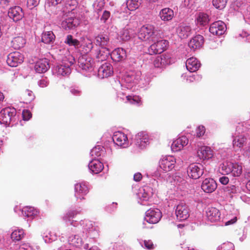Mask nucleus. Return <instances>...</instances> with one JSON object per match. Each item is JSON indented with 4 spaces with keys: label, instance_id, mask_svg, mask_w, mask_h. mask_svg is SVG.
<instances>
[{
    "label": "nucleus",
    "instance_id": "1",
    "mask_svg": "<svg viewBox=\"0 0 250 250\" xmlns=\"http://www.w3.org/2000/svg\"><path fill=\"white\" fill-rule=\"evenodd\" d=\"M159 35V31L154 25L147 24L141 28L138 38L142 41L150 43L155 42Z\"/></svg>",
    "mask_w": 250,
    "mask_h": 250
},
{
    "label": "nucleus",
    "instance_id": "2",
    "mask_svg": "<svg viewBox=\"0 0 250 250\" xmlns=\"http://www.w3.org/2000/svg\"><path fill=\"white\" fill-rule=\"evenodd\" d=\"M160 38L159 36L155 42H153L154 43L149 47L148 52L150 55L160 54L166 50L168 42L166 40L160 39Z\"/></svg>",
    "mask_w": 250,
    "mask_h": 250
},
{
    "label": "nucleus",
    "instance_id": "3",
    "mask_svg": "<svg viewBox=\"0 0 250 250\" xmlns=\"http://www.w3.org/2000/svg\"><path fill=\"white\" fill-rule=\"evenodd\" d=\"M16 114V109L14 108L6 107L0 112V123L4 125H9L12 118Z\"/></svg>",
    "mask_w": 250,
    "mask_h": 250
},
{
    "label": "nucleus",
    "instance_id": "4",
    "mask_svg": "<svg viewBox=\"0 0 250 250\" xmlns=\"http://www.w3.org/2000/svg\"><path fill=\"white\" fill-rule=\"evenodd\" d=\"M24 56L18 51L9 53L7 57V64L11 67H17L23 62Z\"/></svg>",
    "mask_w": 250,
    "mask_h": 250
},
{
    "label": "nucleus",
    "instance_id": "5",
    "mask_svg": "<svg viewBox=\"0 0 250 250\" xmlns=\"http://www.w3.org/2000/svg\"><path fill=\"white\" fill-rule=\"evenodd\" d=\"M68 59V61L63 60V64L56 67V70L58 75L65 76L70 73V67L73 64L74 59L72 56L69 57Z\"/></svg>",
    "mask_w": 250,
    "mask_h": 250
},
{
    "label": "nucleus",
    "instance_id": "6",
    "mask_svg": "<svg viewBox=\"0 0 250 250\" xmlns=\"http://www.w3.org/2000/svg\"><path fill=\"white\" fill-rule=\"evenodd\" d=\"M187 172L189 177L197 179L204 173L203 166L199 164L192 163L188 167Z\"/></svg>",
    "mask_w": 250,
    "mask_h": 250
},
{
    "label": "nucleus",
    "instance_id": "7",
    "mask_svg": "<svg viewBox=\"0 0 250 250\" xmlns=\"http://www.w3.org/2000/svg\"><path fill=\"white\" fill-rule=\"evenodd\" d=\"M161 217V212L159 209H150L146 211L145 220L150 224H156L160 221Z\"/></svg>",
    "mask_w": 250,
    "mask_h": 250
},
{
    "label": "nucleus",
    "instance_id": "8",
    "mask_svg": "<svg viewBox=\"0 0 250 250\" xmlns=\"http://www.w3.org/2000/svg\"><path fill=\"white\" fill-rule=\"evenodd\" d=\"M176 159L172 156H166L159 162L160 167L165 171H169L174 167Z\"/></svg>",
    "mask_w": 250,
    "mask_h": 250
},
{
    "label": "nucleus",
    "instance_id": "9",
    "mask_svg": "<svg viewBox=\"0 0 250 250\" xmlns=\"http://www.w3.org/2000/svg\"><path fill=\"white\" fill-rule=\"evenodd\" d=\"M175 214L177 219L179 220H186L189 216V208L184 203H181L177 206Z\"/></svg>",
    "mask_w": 250,
    "mask_h": 250
},
{
    "label": "nucleus",
    "instance_id": "10",
    "mask_svg": "<svg viewBox=\"0 0 250 250\" xmlns=\"http://www.w3.org/2000/svg\"><path fill=\"white\" fill-rule=\"evenodd\" d=\"M94 62L92 59L87 55L79 57L78 65L80 68L84 71L90 70L92 69Z\"/></svg>",
    "mask_w": 250,
    "mask_h": 250
},
{
    "label": "nucleus",
    "instance_id": "11",
    "mask_svg": "<svg viewBox=\"0 0 250 250\" xmlns=\"http://www.w3.org/2000/svg\"><path fill=\"white\" fill-rule=\"evenodd\" d=\"M171 56L167 53H165L158 56L153 61V64L155 67L163 68L169 64L171 62Z\"/></svg>",
    "mask_w": 250,
    "mask_h": 250
},
{
    "label": "nucleus",
    "instance_id": "12",
    "mask_svg": "<svg viewBox=\"0 0 250 250\" xmlns=\"http://www.w3.org/2000/svg\"><path fill=\"white\" fill-rule=\"evenodd\" d=\"M89 192V188L84 182L77 183L75 186V195L77 199H84L83 196Z\"/></svg>",
    "mask_w": 250,
    "mask_h": 250
},
{
    "label": "nucleus",
    "instance_id": "13",
    "mask_svg": "<svg viewBox=\"0 0 250 250\" xmlns=\"http://www.w3.org/2000/svg\"><path fill=\"white\" fill-rule=\"evenodd\" d=\"M148 135L144 132H139L135 136V145L140 149H143L149 144Z\"/></svg>",
    "mask_w": 250,
    "mask_h": 250
},
{
    "label": "nucleus",
    "instance_id": "14",
    "mask_svg": "<svg viewBox=\"0 0 250 250\" xmlns=\"http://www.w3.org/2000/svg\"><path fill=\"white\" fill-rule=\"evenodd\" d=\"M226 25L224 22L218 21L212 23L209 27V32L217 36L222 35L225 32Z\"/></svg>",
    "mask_w": 250,
    "mask_h": 250
},
{
    "label": "nucleus",
    "instance_id": "15",
    "mask_svg": "<svg viewBox=\"0 0 250 250\" xmlns=\"http://www.w3.org/2000/svg\"><path fill=\"white\" fill-rule=\"evenodd\" d=\"M114 142L118 146L126 147L128 146V140L126 135L124 133L118 131L116 132L113 137Z\"/></svg>",
    "mask_w": 250,
    "mask_h": 250
},
{
    "label": "nucleus",
    "instance_id": "16",
    "mask_svg": "<svg viewBox=\"0 0 250 250\" xmlns=\"http://www.w3.org/2000/svg\"><path fill=\"white\" fill-rule=\"evenodd\" d=\"M217 188L216 182L212 178H206L202 182L201 188L206 193H212Z\"/></svg>",
    "mask_w": 250,
    "mask_h": 250
},
{
    "label": "nucleus",
    "instance_id": "17",
    "mask_svg": "<svg viewBox=\"0 0 250 250\" xmlns=\"http://www.w3.org/2000/svg\"><path fill=\"white\" fill-rule=\"evenodd\" d=\"M198 157L201 160H206L213 156V151L210 147L207 146L200 147L197 151Z\"/></svg>",
    "mask_w": 250,
    "mask_h": 250
},
{
    "label": "nucleus",
    "instance_id": "18",
    "mask_svg": "<svg viewBox=\"0 0 250 250\" xmlns=\"http://www.w3.org/2000/svg\"><path fill=\"white\" fill-rule=\"evenodd\" d=\"M179 37L181 39H186L192 34L191 27L185 23H181L176 29Z\"/></svg>",
    "mask_w": 250,
    "mask_h": 250
},
{
    "label": "nucleus",
    "instance_id": "19",
    "mask_svg": "<svg viewBox=\"0 0 250 250\" xmlns=\"http://www.w3.org/2000/svg\"><path fill=\"white\" fill-rule=\"evenodd\" d=\"M188 143V139L186 136H183L173 141L171 145V148L173 151L181 150Z\"/></svg>",
    "mask_w": 250,
    "mask_h": 250
},
{
    "label": "nucleus",
    "instance_id": "20",
    "mask_svg": "<svg viewBox=\"0 0 250 250\" xmlns=\"http://www.w3.org/2000/svg\"><path fill=\"white\" fill-rule=\"evenodd\" d=\"M220 212L214 207L208 208L206 211V216L208 220L210 222H216L220 219Z\"/></svg>",
    "mask_w": 250,
    "mask_h": 250
},
{
    "label": "nucleus",
    "instance_id": "21",
    "mask_svg": "<svg viewBox=\"0 0 250 250\" xmlns=\"http://www.w3.org/2000/svg\"><path fill=\"white\" fill-rule=\"evenodd\" d=\"M113 72L112 66L107 62L103 64L98 69V75L102 78L111 76Z\"/></svg>",
    "mask_w": 250,
    "mask_h": 250
},
{
    "label": "nucleus",
    "instance_id": "22",
    "mask_svg": "<svg viewBox=\"0 0 250 250\" xmlns=\"http://www.w3.org/2000/svg\"><path fill=\"white\" fill-rule=\"evenodd\" d=\"M204 42V37L198 35L193 37L188 42V46L190 49L195 51L202 47Z\"/></svg>",
    "mask_w": 250,
    "mask_h": 250
},
{
    "label": "nucleus",
    "instance_id": "23",
    "mask_svg": "<svg viewBox=\"0 0 250 250\" xmlns=\"http://www.w3.org/2000/svg\"><path fill=\"white\" fill-rule=\"evenodd\" d=\"M49 67V61L46 59L39 60L36 62L34 66L35 70L39 73L45 72Z\"/></svg>",
    "mask_w": 250,
    "mask_h": 250
},
{
    "label": "nucleus",
    "instance_id": "24",
    "mask_svg": "<svg viewBox=\"0 0 250 250\" xmlns=\"http://www.w3.org/2000/svg\"><path fill=\"white\" fill-rule=\"evenodd\" d=\"M8 16L14 21H17L22 19L23 13L22 9L19 6H15L9 9Z\"/></svg>",
    "mask_w": 250,
    "mask_h": 250
},
{
    "label": "nucleus",
    "instance_id": "25",
    "mask_svg": "<svg viewBox=\"0 0 250 250\" xmlns=\"http://www.w3.org/2000/svg\"><path fill=\"white\" fill-rule=\"evenodd\" d=\"M79 24V21L78 19L72 17L65 19L62 22V27L65 30H70L77 26Z\"/></svg>",
    "mask_w": 250,
    "mask_h": 250
},
{
    "label": "nucleus",
    "instance_id": "26",
    "mask_svg": "<svg viewBox=\"0 0 250 250\" xmlns=\"http://www.w3.org/2000/svg\"><path fill=\"white\" fill-rule=\"evenodd\" d=\"M186 67L190 72L196 71L200 66V63L197 59L194 57L188 59L186 61Z\"/></svg>",
    "mask_w": 250,
    "mask_h": 250
},
{
    "label": "nucleus",
    "instance_id": "27",
    "mask_svg": "<svg viewBox=\"0 0 250 250\" xmlns=\"http://www.w3.org/2000/svg\"><path fill=\"white\" fill-rule=\"evenodd\" d=\"M126 57L125 51L121 48L114 49L111 54L112 59L117 62H119L124 60Z\"/></svg>",
    "mask_w": 250,
    "mask_h": 250
},
{
    "label": "nucleus",
    "instance_id": "28",
    "mask_svg": "<svg viewBox=\"0 0 250 250\" xmlns=\"http://www.w3.org/2000/svg\"><path fill=\"white\" fill-rule=\"evenodd\" d=\"M88 167L93 173L98 174L103 169L104 165L99 160L94 159L89 163Z\"/></svg>",
    "mask_w": 250,
    "mask_h": 250
},
{
    "label": "nucleus",
    "instance_id": "29",
    "mask_svg": "<svg viewBox=\"0 0 250 250\" xmlns=\"http://www.w3.org/2000/svg\"><path fill=\"white\" fill-rule=\"evenodd\" d=\"M247 141V138L244 135H239L236 136L232 141V146L233 148L241 149L246 144Z\"/></svg>",
    "mask_w": 250,
    "mask_h": 250
},
{
    "label": "nucleus",
    "instance_id": "30",
    "mask_svg": "<svg viewBox=\"0 0 250 250\" xmlns=\"http://www.w3.org/2000/svg\"><path fill=\"white\" fill-rule=\"evenodd\" d=\"M159 16L163 21H169L174 17V12L170 8H165L160 11Z\"/></svg>",
    "mask_w": 250,
    "mask_h": 250
},
{
    "label": "nucleus",
    "instance_id": "31",
    "mask_svg": "<svg viewBox=\"0 0 250 250\" xmlns=\"http://www.w3.org/2000/svg\"><path fill=\"white\" fill-rule=\"evenodd\" d=\"M25 43V39L21 36L16 37L11 42V46L15 49H19L23 47Z\"/></svg>",
    "mask_w": 250,
    "mask_h": 250
},
{
    "label": "nucleus",
    "instance_id": "32",
    "mask_svg": "<svg viewBox=\"0 0 250 250\" xmlns=\"http://www.w3.org/2000/svg\"><path fill=\"white\" fill-rule=\"evenodd\" d=\"M62 0H48L47 5V10L55 14L58 13L59 10L57 9L59 7L57 6V5L60 4Z\"/></svg>",
    "mask_w": 250,
    "mask_h": 250
},
{
    "label": "nucleus",
    "instance_id": "33",
    "mask_svg": "<svg viewBox=\"0 0 250 250\" xmlns=\"http://www.w3.org/2000/svg\"><path fill=\"white\" fill-rule=\"evenodd\" d=\"M55 36L52 31H45L42 34V41L46 44H50L55 41Z\"/></svg>",
    "mask_w": 250,
    "mask_h": 250
},
{
    "label": "nucleus",
    "instance_id": "34",
    "mask_svg": "<svg viewBox=\"0 0 250 250\" xmlns=\"http://www.w3.org/2000/svg\"><path fill=\"white\" fill-rule=\"evenodd\" d=\"M196 21L198 25L205 26L209 21V16L205 13H199L197 17Z\"/></svg>",
    "mask_w": 250,
    "mask_h": 250
},
{
    "label": "nucleus",
    "instance_id": "35",
    "mask_svg": "<svg viewBox=\"0 0 250 250\" xmlns=\"http://www.w3.org/2000/svg\"><path fill=\"white\" fill-rule=\"evenodd\" d=\"M77 5L78 2L76 0H68L66 2L62 12L69 14L70 12L74 10Z\"/></svg>",
    "mask_w": 250,
    "mask_h": 250
},
{
    "label": "nucleus",
    "instance_id": "36",
    "mask_svg": "<svg viewBox=\"0 0 250 250\" xmlns=\"http://www.w3.org/2000/svg\"><path fill=\"white\" fill-rule=\"evenodd\" d=\"M35 98V96L33 92L28 89L24 90L21 94V99L23 102L25 104L30 103L32 102Z\"/></svg>",
    "mask_w": 250,
    "mask_h": 250
},
{
    "label": "nucleus",
    "instance_id": "37",
    "mask_svg": "<svg viewBox=\"0 0 250 250\" xmlns=\"http://www.w3.org/2000/svg\"><path fill=\"white\" fill-rule=\"evenodd\" d=\"M21 211L23 215L27 217H34L38 213V211L32 207H25Z\"/></svg>",
    "mask_w": 250,
    "mask_h": 250
},
{
    "label": "nucleus",
    "instance_id": "38",
    "mask_svg": "<svg viewBox=\"0 0 250 250\" xmlns=\"http://www.w3.org/2000/svg\"><path fill=\"white\" fill-rule=\"evenodd\" d=\"M233 167V163L227 162L222 163L220 166V170L223 174H230L232 172L231 169Z\"/></svg>",
    "mask_w": 250,
    "mask_h": 250
},
{
    "label": "nucleus",
    "instance_id": "39",
    "mask_svg": "<svg viewBox=\"0 0 250 250\" xmlns=\"http://www.w3.org/2000/svg\"><path fill=\"white\" fill-rule=\"evenodd\" d=\"M110 53L109 50L106 47H102L97 52L96 57L100 61L105 60L108 57Z\"/></svg>",
    "mask_w": 250,
    "mask_h": 250
},
{
    "label": "nucleus",
    "instance_id": "40",
    "mask_svg": "<svg viewBox=\"0 0 250 250\" xmlns=\"http://www.w3.org/2000/svg\"><path fill=\"white\" fill-rule=\"evenodd\" d=\"M108 42L109 38L105 35H99L96 37V44L102 47H104V46H106Z\"/></svg>",
    "mask_w": 250,
    "mask_h": 250
},
{
    "label": "nucleus",
    "instance_id": "41",
    "mask_svg": "<svg viewBox=\"0 0 250 250\" xmlns=\"http://www.w3.org/2000/svg\"><path fill=\"white\" fill-rule=\"evenodd\" d=\"M64 42L69 46H73L75 48H79L81 46L80 42L79 40L74 39L71 35H68L66 36Z\"/></svg>",
    "mask_w": 250,
    "mask_h": 250
},
{
    "label": "nucleus",
    "instance_id": "42",
    "mask_svg": "<svg viewBox=\"0 0 250 250\" xmlns=\"http://www.w3.org/2000/svg\"><path fill=\"white\" fill-rule=\"evenodd\" d=\"M24 235V230L22 229L14 230L11 235V238L13 241L21 240Z\"/></svg>",
    "mask_w": 250,
    "mask_h": 250
},
{
    "label": "nucleus",
    "instance_id": "43",
    "mask_svg": "<svg viewBox=\"0 0 250 250\" xmlns=\"http://www.w3.org/2000/svg\"><path fill=\"white\" fill-rule=\"evenodd\" d=\"M141 3L140 0H127L126 6L130 11H134L139 7Z\"/></svg>",
    "mask_w": 250,
    "mask_h": 250
},
{
    "label": "nucleus",
    "instance_id": "44",
    "mask_svg": "<svg viewBox=\"0 0 250 250\" xmlns=\"http://www.w3.org/2000/svg\"><path fill=\"white\" fill-rule=\"evenodd\" d=\"M232 172L230 174L234 177H238L242 173V167L237 163H233V167L231 169Z\"/></svg>",
    "mask_w": 250,
    "mask_h": 250
},
{
    "label": "nucleus",
    "instance_id": "45",
    "mask_svg": "<svg viewBox=\"0 0 250 250\" xmlns=\"http://www.w3.org/2000/svg\"><path fill=\"white\" fill-rule=\"evenodd\" d=\"M78 213L79 212L76 210H69L63 216V220L66 223L67 221H71V219L74 218Z\"/></svg>",
    "mask_w": 250,
    "mask_h": 250
},
{
    "label": "nucleus",
    "instance_id": "46",
    "mask_svg": "<svg viewBox=\"0 0 250 250\" xmlns=\"http://www.w3.org/2000/svg\"><path fill=\"white\" fill-rule=\"evenodd\" d=\"M127 100L131 104H142V98L138 95H128L126 97Z\"/></svg>",
    "mask_w": 250,
    "mask_h": 250
},
{
    "label": "nucleus",
    "instance_id": "47",
    "mask_svg": "<svg viewBox=\"0 0 250 250\" xmlns=\"http://www.w3.org/2000/svg\"><path fill=\"white\" fill-rule=\"evenodd\" d=\"M228 0H213V5L219 10L223 9L226 6Z\"/></svg>",
    "mask_w": 250,
    "mask_h": 250
},
{
    "label": "nucleus",
    "instance_id": "48",
    "mask_svg": "<svg viewBox=\"0 0 250 250\" xmlns=\"http://www.w3.org/2000/svg\"><path fill=\"white\" fill-rule=\"evenodd\" d=\"M234 245L229 242L223 243L218 248V250H233Z\"/></svg>",
    "mask_w": 250,
    "mask_h": 250
},
{
    "label": "nucleus",
    "instance_id": "49",
    "mask_svg": "<svg viewBox=\"0 0 250 250\" xmlns=\"http://www.w3.org/2000/svg\"><path fill=\"white\" fill-rule=\"evenodd\" d=\"M144 244L145 248L148 250H154L156 246L151 240H145L144 241Z\"/></svg>",
    "mask_w": 250,
    "mask_h": 250
},
{
    "label": "nucleus",
    "instance_id": "50",
    "mask_svg": "<svg viewBox=\"0 0 250 250\" xmlns=\"http://www.w3.org/2000/svg\"><path fill=\"white\" fill-rule=\"evenodd\" d=\"M121 37L124 41H128L131 38V36L129 35V33L127 32V28H124L121 32Z\"/></svg>",
    "mask_w": 250,
    "mask_h": 250
},
{
    "label": "nucleus",
    "instance_id": "51",
    "mask_svg": "<svg viewBox=\"0 0 250 250\" xmlns=\"http://www.w3.org/2000/svg\"><path fill=\"white\" fill-rule=\"evenodd\" d=\"M137 24L136 23V25H137ZM125 28H127V32H128L129 35L132 37L135 33L137 26L132 25L131 23H129L125 26Z\"/></svg>",
    "mask_w": 250,
    "mask_h": 250
},
{
    "label": "nucleus",
    "instance_id": "52",
    "mask_svg": "<svg viewBox=\"0 0 250 250\" xmlns=\"http://www.w3.org/2000/svg\"><path fill=\"white\" fill-rule=\"evenodd\" d=\"M137 24L136 23V25H137ZM125 28H127V32H128L129 35L132 37L135 33L137 26L132 25L131 23H129L125 26Z\"/></svg>",
    "mask_w": 250,
    "mask_h": 250
},
{
    "label": "nucleus",
    "instance_id": "53",
    "mask_svg": "<svg viewBox=\"0 0 250 250\" xmlns=\"http://www.w3.org/2000/svg\"><path fill=\"white\" fill-rule=\"evenodd\" d=\"M205 131V127L203 125H199L196 129V136L198 137L203 136Z\"/></svg>",
    "mask_w": 250,
    "mask_h": 250
},
{
    "label": "nucleus",
    "instance_id": "54",
    "mask_svg": "<svg viewBox=\"0 0 250 250\" xmlns=\"http://www.w3.org/2000/svg\"><path fill=\"white\" fill-rule=\"evenodd\" d=\"M238 190V187L233 185H230L226 188V191L230 193H236Z\"/></svg>",
    "mask_w": 250,
    "mask_h": 250
},
{
    "label": "nucleus",
    "instance_id": "55",
    "mask_svg": "<svg viewBox=\"0 0 250 250\" xmlns=\"http://www.w3.org/2000/svg\"><path fill=\"white\" fill-rule=\"evenodd\" d=\"M40 2V0H27V5L30 8L37 6Z\"/></svg>",
    "mask_w": 250,
    "mask_h": 250
},
{
    "label": "nucleus",
    "instance_id": "56",
    "mask_svg": "<svg viewBox=\"0 0 250 250\" xmlns=\"http://www.w3.org/2000/svg\"><path fill=\"white\" fill-rule=\"evenodd\" d=\"M22 114L23 119L24 120H26V121H27L29 119H30V118L32 116V114L28 110H23L22 111Z\"/></svg>",
    "mask_w": 250,
    "mask_h": 250
},
{
    "label": "nucleus",
    "instance_id": "57",
    "mask_svg": "<svg viewBox=\"0 0 250 250\" xmlns=\"http://www.w3.org/2000/svg\"><path fill=\"white\" fill-rule=\"evenodd\" d=\"M49 81L46 78H42L39 82V85L42 87H45L48 85Z\"/></svg>",
    "mask_w": 250,
    "mask_h": 250
},
{
    "label": "nucleus",
    "instance_id": "58",
    "mask_svg": "<svg viewBox=\"0 0 250 250\" xmlns=\"http://www.w3.org/2000/svg\"><path fill=\"white\" fill-rule=\"evenodd\" d=\"M110 15V13L109 12L105 11L103 13V14L101 18V20L102 21H103V22H105L109 18Z\"/></svg>",
    "mask_w": 250,
    "mask_h": 250
},
{
    "label": "nucleus",
    "instance_id": "59",
    "mask_svg": "<svg viewBox=\"0 0 250 250\" xmlns=\"http://www.w3.org/2000/svg\"><path fill=\"white\" fill-rule=\"evenodd\" d=\"M219 181L221 184L225 185H227L229 183V179L228 177H227L223 176V177L220 178Z\"/></svg>",
    "mask_w": 250,
    "mask_h": 250
},
{
    "label": "nucleus",
    "instance_id": "60",
    "mask_svg": "<svg viewBox=\"0 0 250 250\" xmlns=\"http://www.w3.org/2000/svg\"><path fill=\"white\" fill-rule=\"evenodd\" d=\"M142 179V175L141 173H136L134 175V180L135 181L139 182Z\"/></svg>",
    "mask_w": 250,
    "mask_h": 250
},
{
    "label": "nucleus",
    "instance_id": "61",
    "mask_svg": "<svg viewBox=\"0 0 250 250\" xmlns=\"http://www.w3.org/2000/svg\"><path fill=\"white\" fill-rule=\"evenodd\" d=\"M70 92L74 95L79 96L81 94V91L78 89L72 88L70 90Z\"/></svg>",
    "mask_w": 250,
    "mask_h": 250
},
{
    "label": "nucleus",
    "instance_id": "62",
    "mask_svg": "<svg viewBox=\"0 0 250 250\" xmlns=\"http://www.w3.org/2000/svg\"><path fill=\"white\" fill-rule=\"evenodd\" d=\"M87 47L88 49L86 50V51H90L92 49V48H93L92 43L91 42H89L88 43V44H87Z\"/></svg>",
    "mask_w": 250,
    "mask_h": 250
},
{
    "label": "nucleus",
    "instance_id": "63",
    "mask_svg": "<svg viewBox=\"0 0 250 250\" xmlns=\"http://www.w3.org/2000/svg\"><path fill=\"white\" fill-rule=\"evenodd\" d=\"M246 188H247V189L250 191V180H249L247 182V183L246 185Z\"/></svg>",
    "mask_w": 250,
    "mask_h": 250
},
{
    "label": "nucleus",
    "instance_id": "64",
    "mask_svg": "<svg viewBox=\"0 0 250 250\" xmlns=\"http://www.w3.org/2000/svg\"><path fill=\"white\" fill-rule=\"evenodd\" d=\"M18 250H31V249L25 248L24 246H22L20 247Z\"/></svg>",
    "mask_w": 250,
    "mask_h": 250
}]
</instances>
